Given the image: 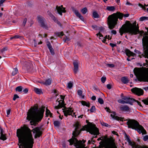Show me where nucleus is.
I'll use <instances>...</instances> for the list:
<instances>
[{
    "label": "nucleus",
    "instance_id": "1",
    "mask_svg": "<svg viewBox=\"0 0 148 148\" xmlns=\"http://www.w3.org/2000/svg\"><path fill=\"white\" fill-rule=\"evenodd\" d=\"M41 130L40 127H36L31 131L25 125L17 129L16 134L18 138V145L19 148H32L34 139L32 132L35 134L34 138L36 139L42 136V131Z\"/></svg>",
    "mask_w": 148,
    "mask_h": 148
},
{
    "label": "nucleus",
    "instance_id": "2",
    "mask_svg": "<svg viewBox=\"0 0 148 148\" xmlns=\"http://www.w3.org/2000/svg\"><path fill=\"white\" fill-rule=\"evenodd\" d=\"M74 126L75 129L73 133V136L69 141L70 143V145H71L74 144V145L76 147V148H87L85 147V145L84 144L86 140H83V142L81 141H78L75 138L82 131L86 130L91 134L94 135H98L99 134V130L95 125L90 123L80 129V125L78 123H76Z\"/></svg>",
    "mask_w": 148,
    "mask_h": 148
},
{
    "label": "nucleus",
    "instance_id": "3",
    "mask_svg": "<svg viewBox=\"0 0 148 148\" xmlns=\"http://www.w3.org/2000/svg\"><path fill=\"white\" fill-rule=\"evenodd\" d=\"M45 109L44 106L38 109L37 106H34L29 109L27 112L26 119L29 120H32L30 122L31 125H36V122L41 121L43 116Z\"/></svg>",
    "mask_w": 148,
    "mask_h": 148
},
{
    "label": "nucleus",
    "instance_id": "4",
    "mask_svg": "<svg viewBox=\"0 0 148 148\" xmlns=\"http://www.w3.org/2000/svg\"><path fill=\"white\" fill-rule=\"evenodd\" d=\"M136 22L135 21L134 25L131 24L130 25L126 24L123 25L120 29L119 32L120 35L122 36L124 33H128L131 34H136L138 31V28L136 27Z\"/></svg>",
    "mask_w": 148,
    "mask_h": 148
},
{
    "label": "nucleus",
    "instance_id": "5",
    "mask_svg": "<svg viewBox=\"0 0 148 148\" xmlns=\"http://www.w3.org/2000/svg\"><path fill=\"white\" fill-rule=\"evenodd\" d=\"M123 16V14L119 12H117L116 14L114 13L109 15L108 18L109 28L110 29L114 28L117 24L118 18L120 19H122Z\"/></svg>",
    "mask_w": 148,
    "mask_h": 148
},
{
    "label": "nucleus",
    "instance_id": "6",
    "mask_svg": "<svg viewBox=\"0 0 148 148\" xmlns=\"http://www.w3.org/2000/svg\"><path fill=\"white\" fill-rule=\"evenodd\" d=\"M127 124L129 128L134 129L137 130L139 134L142 133L143 134H146V130L143 127L140 125L138 123L134 120L128 119Z\"/></svg>",
    "mask_w": 148,
    "mask_h": 148
},
{
    "label": "nucleus",
    "instance_id": "7",
    "mask_svg": "<svg viewBox=\"0 0 148 148\" xmlns=\"http://www.w3.org/2000/svg\"><path fill=\"white\" fill-rule=\"evenodd\" d=\"M134 74H148V69L145 67L135 68L134 70Z\"/></svg>",
    "mask_w": 148,
    "mask_h": 148
},
{
    "label": "nucleus",
    "instance_id": "8",
    "mask_svg": "<svg viewBox=\"0 0 148 148\" xmlns=\"http://www.w3.org/2000/svg\"><path fill=\"white\" fill-rule=\"evenodd\" d=\"M143 45L145 52L148 55V36L146 34L143 37L142 39Z\"/></svg>",
    "mask_w": 148,
    "mask_h": 148
},
{
    "label": "nucleus",
    "instance_id": "9",
    "mask_svg": "<svg viewBox=\"0 0 148 148\" xmlns=\"http://www.w3.org/2000/svg\"><path fill=\"white\" fill-rule=\"evenodd\" d=\"M138 80L140 81L148 82V75H135Z\"/></svg>",
    "mask_w": 148,
    "mask_h": 148
},
{
    "label": "nucleus",
    "instance_id": "10",
    "mask_svg": "<svg viewBox=\"0 0 148 148\" xmlns=\"http://www.w3.org/2000/svg\"><path fill=\"white\" fill-rule=\"evenodd\" d=\"M132 92L138 96L142 95L143 94V90L141 89L136 87L131 89Z\"/></svg>",
    "mask_w": 148,
    "mask_h": 148
},
{
    "label": "nucleus",
    "instance_id": "11",
    "mask_svg": "<svg viewBox=\"0 0 148 148\" xmlns=\"http://www.w3.org/2000/svg\"><path fill=\"white\" fill-rule=\"evenodd\" d=\"M62 110L64 116L66 117H67L68 115H71L72 113L73 112V110L71 108H67L66 107L62 108Z\"/></svg>",
    "mask_w": 148,
    "mask_h": 148
},
{
    "label": "nucleus",
    "instance_id": "12",
    "mask_svg": "<svg viewBox=\"0 0 148 148\" xmlns=\"http://www.w3.org/2000/svg\"><path fill=\"white\" fill-rule=\"evenodd\" d=\"M45 19L42 16H38V21L40 26L43 27H46V25L45 24Z\"/></svg>",
    "mask_w": 148,
    "mask_h": 148
},
{
    "label": "nucleus",
    "instance_id": "13",
    "mask_svg": "<svg viewBox=\"0 0 148 148\" xmlns=\"http://www.w3.org/2000/svg\"><path fill=\"white\" fill-rule=\"evenodd\" d=\"M122 99H123L125 102H127L126 103H129L130 104L132 105V103L135 100L132 99H130L126 97L122 96Z\"/></svg>",
    "mask_w": 148,
    "mask_h": 148
},
{
    "label": "nucleus",
    "instance_id": "14",
    "mask_svg": "<svg viewBox=\"0 0 148 148\" xmlns=\"http://www.w3.org/2000/svg\"><path fill=\"white\" fill-rule=\"evenodd\" d=\"M56 9L57 10L58 13L61 15H62V12L65 13L66 12L65 8L63 7L62 5H61L60 6H57L56 7Z\"/></svg>",
    "mask_w": 148,
    "mask_h": 148
},
{
    "label": "nucleus",
    "instance_id": "15",
    "mask_svg": "<svg viewBox=\"0 0 148 148\" xmlns=\"http://www.w3.org/2000/svg\"><path fill=\"white\" fill-rule=\"evenodd\" d=\"M59 102V104L57 106L55 107V108L56 109H58L59 108L66 107L65 106V104L64 103V100H60L58 101Z\"/></svg>",
    "mask_w": 148,
    "mask_h": 148
},
{
    "label": "nucleus",
    "instance_id": "16",
    "mask_svg": "<svg viewBox=\"0 0 148 148\" xmlns=\"http://www.w3.org/2000/svg\"><path fill=\"white\" fill-rule=\"evenodd\" d=\"M72 11L77 17H79L82 21L83 20L84 18L83 16L81 15L77 10L73 8L72 9Z\"/></svg>",
    "mask_w": 148,
    "mask_h": 148
},
{
    "label": "nucleus",
    "instance_id": "17",
    "mask_svg": "<svg viewBox=\"0 0 148 148\" xmlns=\"http://www.w3.org/2000/svg\"><path fill=\"white\" fill-rule=\"evenodd\" d=\"M48 14L56 23H57L59 26H61V24L60 22L55 18L54 16L50 12H48Z\"/></svg>",
    "mask_w": 148,
    "mask_h": 148
},
{
    "label": "nucleus",
    "instance_id": "18",
    "mask_svg": "<svg viewBox=\"0 0 148 148\" xmlns=\"http://www.w3.org/2000/svg\"><path fill=\"white\" fill-rule=\"evenodd\" d=\"M0 139L3 140L7 139L6 134L4 133V131L2 128H1Z\"/></svg>",
    "mask_w": 148,
    "mask_h": 148
},
{
    "label": "nucleus",
    "instance_id": "19",
    "mask_svg": "<svg viewBox=\"0 0 148 148\" xmlns=\"http://www.w3.org/2000/svg\"><path fill=\"white\" fill-rule=\"evenodd\" d=\"M116 113L115 112H111V114L110 115L112 118L114 119H116L117 120H120L121 121H123V118H120L117 116H116Z\"/></svg>",
    "mask_w": 148,
    "mask_h": 148
},
{
    "label": "nucleus",
    "instance_id": "20",
    "mask_svg": "<svg viewBox=\"0 0 148 148\" xmlns=\"http://www.w3.org/2000/svg\"><path fill=\"white\" fill-rule=\"evenodd\" d=\"M120 108L121 110L123 111H130V108L126 105L121 106Z\"/></svg>",
    "mask_w": 148,
    "mask_h": 148
},
{
    "label": "nucleus",
    "instance_id": "21",
    "mask_svg": "<svg viewBox=\"0 0 148 148\" xmlns=\"http://www.w3.org/2000/svg\"><path fill=\"white\" fill-rule=\"evenodd\" d=\"M52 80L51 79L49 78L46 80L45 82H42L40 83L46 86H48L50 85L51 83Z\"/></svg>",
    "mask_w": 148,
    "mask_h": 148
},
{
    "label": "nucleus",
    "instance_id": "22",
    "mask_svg": "<svg viewBox=\"0 0 148 148\" xmlns=\"http://www.w3.org/2000/svg\"><path fill=\"white\" fill-rule=\"evenodd\" d=\"M73 63L74 67V71L75 73H76L78 70V62L76 61H75Z\"/></svg>",
    "mask_w": 148,
    "mask_h": 148
},
{
    "label": "nucleus",
    "instance_id": "23",
    "mask_svg": "<svg viewBox=\"0 0 148 148\" xmlns=\"http://www.w3.org/2000/svg\"><path fill=\"white\" fill-rule=\"evenodd\" d=\"M126 139L127 141L134 148V146H135L136 144L134 142H131L130 138L127 136H126Z\"/></svg>",
    "mask_w": 148,
    "mask_h": 148
},
{
    "label": "nucleus",
    "instance_id": "24",
    "mask_svg": "<svg viewBox=\"0 0 148 148\" xmlns=\"http://www.w3.org/2000/svg\"><path fill=\"white\" fill-rule=\"evenodd\" d=\"M126 53L127 55L128 56H134L135 55V53L129 50H126Z\"/></svg>",
    "mask_w": 148,
    "mask_h": 148
},
{
    "label": "nucleus",
    "instance_id": "25",
    "mask_svg": "<svg viewBox=\"0 0 148 148\" xmlns=\"http://www.w3.org/2000/svg\"><path fill=\"white\" fill-rule=\"evenodd\" d=\"M121 80L122 82L124 84H127L129 82V80L128 78L125 77L121 78Z\"/></svg>",
    "mask_w": 148,
    "mask_h": 148
},
{
    "label": "nucleus",
    "instance_id": "26",
    "mask_svg": "<svg viewBox=\"0 0 148 148\" xmlns=\"http://www.w3.org/2000/svg\"><path fill=\"white\" fill-rule=\"evenodd\" d=\"M35 92L37 94H40L42 93V90L41 89L35 88L34 89Z\"/></svg>",
    "mask_w": 148,
    "mask_h": 148
},
{
    "label": "nucleus",
    "instance_id": "27",
    "mask_svg": "<svg viewBox=\"0 0 148 148\" xmlns=\"http://www.w3.org/2000/svg\"><path fill=\"white\" fill-rule=\"evenodd\" d=\"M106 9L109 11H113L115 10V8L114 6H108Z\"/></svg>",
    "mask_w": 148,
    "mask_h": 148
},
{
    "label": "nucleus",
    "instance_id": "28",
    "mask_svg": "<svg viewBox=\"0 0 148 148\" xmlns=\"http://www.w3.org/2000/svg\"><path fill=\"white\" fill-rule=\"evenodd\" d=\"M46 114L47 116H49L50 117L52 116V114L51 113L50 111L47 109H46Z\"/></svg>",
    "mask_w": 148,
    "mask_h": 148
},
{
    "label": "nucleus",
    "instance_id": "29",
    "mask_svg": "<svg viewBox=\"0 0 148 148\" xmlns=\"http://www.w3.org/2000/svg\"><path fill=\"white\" fill-rule=\"evenodd\" d=\"M78 95H79V96L84 98V95H82V91L80 90H79L77 91Z\"/></svg>",
    "mask_w": 148,
    "mask_h": 148
},
{
    "label": "nucleus",
    "instance_id": "30",
    "mask_svg": "<svg viewBox=\"0 0 148 148\" xmlns=\"http://www.w3.org/2000/svg\"><path fill=\"white\" fill-rule=\"evenodd\" d=\"M81 103L83 106H86L88 107H89L90 106V103L88 102L87 103L84 101H81Z\"/></svg>",
    "mask_w": 148,
    "mask_h": 148
},
{
    "label": "nucleus",
    "instance_id": "31",
    "mask_svg": "<svg viewBox=\"0 0 148 148\" xmlns=\"http://www.w3.org/2000/svg\"><path fill=\"white\" fill-rule=\"evenodd\" d=\"M23 89V87L21 86H20L17 87L16 88L15 90L16 91L20 92H21L22 91Z\"/></svg>",
    "mask_w": 148,
    "mask_h": 148
},
{
    "label": "nucleus",
    "instance_id": "32",
    "mask_svg": "<svg viewBox=\"0 0 148 148\" xmlns=\"http://www.w3.org/2000/svg\"><path fill=\"white\" fill-rule=\"evenodd\" d=\"M60 123L59 121H56L54 122V124L55 126L58 127L60 125Z\"/></svg>",
    "mask_w": 148,
    "mask_h": 148
},
{
    "label": "nucleus",
    "instance_id": "33",
    "mask_svg": "<svg viewBox=\"0 0 148 148\" xmlns=\"http://www.w3.org/2000/svg\"><path fill=\"white\" fill-rule=\"evenodd\" d=\"M93 16L94 18H98L99 17V15L98 14L95 12L93 13Z\"/></svg>",
    "mask_w": 148,
    "mask_h": 148
},
{
    "label": "nucleus",
    "instance_id": "34",
    "mask_svg": "<svg viewBox=\"0 0 148 148\" xmlns=\"http://www.w3.org/2000/svg\"><path fill=\"white\" fill-rule=\"evenodd\" d=\"M134 148H148L147 147L144 146H143L142 147H141L140 146L135 145V146H134Z\"/></svg>",
    "mask_w": 148,
    "mask_h": 148
},
{
    "label": "nucleus",
    "instance_id": "35",
    "mask_svg": "<svg viewBox=\"0 0 148 148\" xmlns=\"http://www.w3.org/2000/svg\"><path fill=\"white\" fill-rule=\"evenodd\" d=\"M87 8H83L81 10V12L83 14H86L87 12Z\"/></svg>",
    "mask_w": 148,
    "mask_h": 148
},
{
    "label": "nucleus",
    "instance_id": "36",
    "mask_svg": "<svg viewBox=\"0 0 148 148\" xmlns=\"http://www.w3.org/2000/svg\"><path fill=\"white\" fill-rule=\"evenodd\" d=\"M118 101L119 103H122V104L126 103H127V102H125L124 100L123 99H119L118 100Z\"/></svg>",
    "mask_w": 148,
    "mask_h": 148
},
{
    "label": "nucleus",
    "instance_id": "37",
    "mask_svg": "<svg viewBox=\"0 0 148 148\" xmlns=\"http://www.w3.org/2000/svg\"><path fill=\"white\" fill-rule=\"evenodd\" d=\"M98 102L101 104H103L104 103V101L103 99L101 98H99L98 99Z\"/></svg>",
    "mask_w": 148,
    "mask_h": 148
},
{
    "label": "nucleus",
    "instance_id": "38",
    "mask_svg": "<svg viewBox=\"0 0 148 148\" xmlns=\"http://www.w3.org/2000/svg\"><path fill=\"white\" fill-rule=\"evenodd\" d=\"M101 125L103 126H104L107 127H110V126L107 124V123H105L103 122H101Z\"/></svg>",
    "mask_w": 148,
    "mask_h": 148
},
{
    "label": "nucleus",
    "instance_id": "39",
    "mask_svg": "<svg viewBox=\"0 0 148 148\" xmlns=\"http://www.w3.org/2000/svg\"><path fill=\"white\" fill-rule=\"evenodd\" d=\"M73 86V84L71 82H69L68 83L67 87L69 88H71Z\"/></svg>",
    "mask_w": 148,
    "mask_h": 148
},
{
    "label": "nucleus",
    "instance_id": "40",
    "mask_svg": "<svg viewBox=\"0 0 148 148\" xmlns=\"http://www.w3.org/2000/svg\"><path fill=\"white\" fill-rule=\"evenodd\" d=\"M148 19V17L146 16H143L141 17L140 18V20L141 21H143L145 20H147Z\"/></svg>",
    "mask_w": 148,
    "mask_h": 148
},
{
    "label": "nucleus",
    "instance_id": "41",
    "mask_svg": "<svg viewBox=\"0 0 148 148\" xmlns=\"http://www.w3.org/2000/svg\"><path fill=\"white\" fill-rule=\"evenodd\" d=\"M18 73V70L16 68H14L12 71V74H16Z\"/></svg>",
    "mask_w": 148,
    "mask_h": 148
},
{
    "label": "nucleus",
    "instance_id": "42",
    "mask_svg": "<svg viewBox=\"0 0 148 148\" xmlns=\"http://www.w3.org/2000/svg\"><path fill=\"white\" fill-rule=\"evenodd\" d=\"M106 66L107 67H109L110 68H112L114 67V64H107Z\"/></svg>",
    "mask_w": 148,
    "mask_h": 148
},
{
    "label": "nucleus",
    "instance_id": "43",
    "mask_svg": "<svg viewBox=\"0 0 148 148\" xmlns=\"http://www.w3.org/2000/svg\"><path fill=\"white\" fill-rule=\"evenodd\" d=\"M56 34L59 36H62L64 35L63 32H57L56 33Z\"/></svg>",
    "mask_w": 148,
    "mask_h": 148
},
{
    "label": "nucleus",
    "instance_id": "44",
    "mask_svg": "<svg viewBox=\"0 0 148 148\" xmlns=\"http://www.w3.org/2000/svg\"><path fill=\"white\" fill-rule=\"evenodd\" d=\"M95 110V106H93L90 108V110L91 112H94Z\"/></svg>",
    "mask_w": 148,
    "mask_h": 148
},
{
    "label": "nucleus",
    "instance_id": "45",
    "mask_svg": "<svg viewBox=\"0 0 148 148\" xmlns=\"http://www.w3.org/2000/svg\"><path fill=\"white\" fill-rule=\"evenodd\" d=\"M138 5L140 7L142 8L143 10H145L146 9V7L145 6V5H144V6H143L141 3H139Z\"/></svg>",
    "mask_w": 148,
    "mask_h": 148
},
{
    "label": "nucleus",
    "instance_id": "46",
    "mask_svg": "<svg viewBox=\"0 0 148 148\" xmlns=\"http://www.w3.org/2000/svg\"><path fill=\"white\" fill-rule=\"evenodd\" d=\"M108 38H107V36H105V37H104L103 38V40H102V41L103 42L105 43L106 41V39L107 38H108V39H109V36H108Z\"/></svg>",
    "mask_w": 148,
    "mask_h": 148
},
{
    "label": "nucleus",
    "instance_id": "47",
    "mask_svg": "<svg viewBox=\"0 0 148 148\" xmlns=\"http://www.w3.org/2000/svg\"><path fill=\"white\" fill-rule=\"evenodd\" d=\"M142 101L144 104L148 105V99H146L143 100Z\"/></svg>",
    "mask_w": 148,
    "mask_h": 148
},
{
    "label": "nucleus",
    "instance_id": "48",
    "mask_svg": "<svg viewBox=\"0 0 148 148\" xmlns=\"http://www.w3.org/2000/svg\"><path fill=\"white\" fill-rule=\"evenodd\" d=\"M20 36L18 35H15L13 37H11L10 39H13L14 38L16 39V38H20Z\"/></svg>",
    "mask_w": 148,
    "mask_h": 148
},
{
    "label": "nucleus",
    "instance_id": "49",
    "mask_svg": "<svg viewBox=\"0 0 148 148\" xmlns=\"http://www.w3.org/2000/svg\"><path fill=\"white\" fill-rule=\"evenodd\" d=\"M106 77H103L101 78V80L102 82L104 83L106 80Z\"/></svg>",
    "mask_w": 148,
    "mask_h": 148
},
{
    "label": "nucleus",
    "instance_id": "50",
    "mask_svg": "<svg viewBox=\"0 0 148 148\" xmlns=\"http://www.w3.org/2000/svg\"><path fill=\"white\" fill-rule=\"evenodd\" d=\"M47 45L49 49L52 48L51 45L49 42H47Z\"/></svg>",
    "mask_w": 148,
    "mask_h": 148
},
{
    "label": "nucleus",
    "instance_id": "51",
    "mask_svg": "<svg viewBox=\"0 0 148 148\" xmlns=\"http://www.w3.org/2000/svg\"><path fill=\"white\" fill-rule=\"evenodd\" d=\"M49 49V50H50V52H51V54L52 55L54 54V52L53 50V48L52 47V48H50V49Z\"/></svg>",
    "mask_w": 148,
    "mask_h": 148
},
{
    "label": "nucleus",
    "instance_id": "52",
    "mask_svg": "<svg viewBox=\"0 0 148 148\" xmlns=\"http://www.w3.org/2000/svg\"><path fill=\"white\" fill-rule=\"evenodd\" d=\"M19 98V96L17 95H14V97L13 98V100L15 101L16 98Z\"/></svg>",
    "mask_w": 148,
    "mask_h": 148
},
{
    "label": "nucleus",
    "instance_id": "53",
    "mask_svg": "<svg viewBox=\"0 0 148 148\" xmlns=\"http://www.w3.org/2000/svg\"><path fill=\"white\" fill-rule=\"evenodd\" d=\"M143 140L145 141L148 140V136L146 135L143 138Z\"/></svg>",
    "mask_w": 148,
    "mask_h": 148
},
{
    "label": "nucleus",
    "instance_id": "54",
    "mask_svg": "<svg viewBox=\"0 0 148 148\" xmlns=\"http://www.w3.org/2000/svg\"><path fill=\"white\" fill-rule=\"evenodd\" d=\"M138 33H139L141 36H142L144 34V32L143 31H139L138 30Z\"/></svg>",
    "mask_w": 148,
    "mask_h": 148
},
{
    "label": "nucleus",
    "instance_id": "55",
    "mask_svg": "<svg viewBox=\"0 0 148 148\" xmlns=\"http://www.w3.org/2000/svg\"><path fill=\"white\" fill-rule=\"evenodd\" d=\"M97 36H99V38L100 39H101V37H103V36L102 35V34H101L100 33V32H99V33L97 34Z\"/></svg>",
    "mask_w": 148,
    "mask_h": 148
},
{
    "label": "nucleus",
    "instance_id": "56",
    "mask_svg": "<svg viewBox=\"0 0 148 148\" xmlns=\"http://www.w3.org/2000/svg\"><path fill=\"white\" fill-rule=\"evenodd\" d=\"M107 87L108 89H110L112 88V85L110 84H108L107 85Z\"/></svg>",
    "mask_w": 148,
    "mask_h": 148
},
{
    "label": "nucleus",
    "instance_id": "57",
    "mask_svg": "<svg viewBox=\"0 0 148 148\" xmlns=\"http://www.w3.org/2000/svg\"><path fill=\"white\" fill-rule=\"evenodd\" d=\"M6 0H1L0 1V6H1L3 2Z\"/></svg>",
    "mask_w": 148,
    "mask_h": 148
},
{
    "label": "nucleus",
    "instance_id": "58",
    "mask_svg": "<svg viewBox=\"0 0 148 148\" xmlns=\"http://www.w3.org/2000/svg\"><path fill=\"white\" fill-rule=\"evenodd\" d=\"M28 89L27 88H25V89H24V90H23V92L25 93H27L28 92Z\"/></svg>",
    "mask_w": 148,
    "mask_h": 148
},
{
    "label": "nucleus",
    "instance_id": "59",
    "mask_svg": "<svg viewBox=\"0 0 148 148\" xmlns=\"http://www.w3.org/2000/svg\"><path fill=\"white\" fill-rule=\"evenodd\" d=\"M110 45L112 47H115L116 46V44H113V43H110Z\"/></svg>",
    "mask_w": 148,
    "mask_h": 148
},
{
    "label": "nucleus",
    "instance_id": "60",
    "mask_svg": "<svg viewBox=\"0 0 148 148\" xmlns=\"http://www.w3.org/2000/svg\"><path fill=\"white\" fill-rule=\"evenodd\" d=\"M27 19L26 18H25L24 20V21H23V24L24 25V26L25 25V24H26V21H27Z\"/></svg>",
    "mask_w": 148,
    "mask_h": 148
},
{
    "label": "nucleus",
    "instance_id": "61",
    "mask_svg": "<svg viewBox=\"0 0 148 148\" xmlns=\"http://www.w3.org/2000/svg\"><path fill=\"white\" fill-rule=\"evenodd\" d=\"M111 32L112 34H116V31L114 30H112L111 31Z\"/></svg>",
    "mask_w": 148,
    "mask_h": 148
},
{
    "label": "nucleus",
    "instance_id": "62",
    "mask_svg": "<svg viewBox=\"0 0 148 148\" xmlns=\"http://www.w3.org/2000/svg\"><path fill=\"white\" fill-rule=\"evenodd\" d=\"M129 14H123V16H124L125 17H128L129 16Z\"/></svg>",
    "mask_w": 148,
    "mask_h": 148
},
{
    "label": "nucleus",
    "instance_id": "63",
    "mask_svg": "<svg viewBox=\"0 0 148 148\" xmlns=\"http://www.w3.org/2000/svg\"><path fill=\"white\" fill-rule=\"evenodd\" d=\"M105 109L106 110V111L107 112H110V110L108 108L106 107L105 108Z\"/></svg>",
    "mask_w": 148,
    "mask_h": 148
},
{
    "label": "nucleus",
    "instance_id": "64",
    "mask_svg": "<svg viewBox=\"0 0 148 148\" xmlns=\"http://www.w3.org/2000/svg\"><path fill=\"white\" fill-rule=\"evenodd\" d=\"M96 97L95 96H93L92 97L91 99L93 100H95L96 99Z\"/></svg>",
    "mask_w": 148,
    "mask_h": 148
}]
</instances>
